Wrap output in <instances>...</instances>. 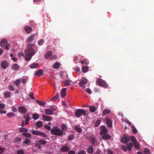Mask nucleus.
<instances>
[{
  "label": "nucleus",
  "mask_w": 154,
  "mask_h": 154,
  "mask_svg": "<svg viewBox=\"0 0 154 154\" xmlns=\"http://www.w3.org/2000/svg\"><path fill=\"white\" fill-rule=\"evenodd\" d=\"M69 149L67 146H64L61 148L60 150L62 152H66L69 150Z\"/></svg>",
  "instance_id": "13"
},
{
  "label": "nucleus",
  "mask_w": 154,
  "mask_h": 154,
  "mask_svg": "<svg viewBox=\"0 0 154 154\" xmlns=\"http://www.w3.org/2000/svg\"><path fill=\"white\" fill-rule=\"evenodd\" d=\"M7 40L6 39H2L0 42V46L3 47L7 44Z\"/></svg>",
  "instance_id": "10"
},
{
  "label": "nucleus",
  "mask_w": 154,
  "mask_h": 154,
  "mask_svg": "<svg viewBox=\"0 0 154 154\" xmlns=\"http://www.w3.org/2000/svg\"><path fill=\"white\" fill-rule=\"evenodd\" d=\"M88 152L90 154H92L93 153V150L92 146L90 145L89 146L88 149Z\"/></svg>",
  "instance_id": "21"
},
{
  "label": "nucleus",
  "mask_w": 154,
  "mask_h": 154,
  "mask_svg": "<svg viewBox=\"0 0 154 154\" xmlns=\"http://www.w3.org/2000/svg\"><path fill=\"white\" fill-rule=\"evenodd\" d=\"M122 150L125 152H126L127 151V149L126 147L124 146H122Z\"/></svg>",
  "instance_id": "55"
},
{
  "label": "nucleus",
  "mask_w": 154,
  "mask_h": 154,
  "mask_svg": "<svg viewBox=\"0 0 154 154\" xmlns=\"http://www.w3.org/2000/svg\"><path fill=\"white\" fill-rule=\"evenodd\" d=\"M19 67V66L17 64H14L11 66L12 69L15 70H18Z\"/></svg>",
  "instance_id": "17"
},
{
  "label": "nucleus",
  "mask_w": 154,
  "mask_h": 154,
  "mask_svg": "<svg viewBox=\"0 0 154 154\" xmlns=\"http://www.w3.org/2000/svg\"><path fill=\"white\" fill-rule=\"evenodd\" d=\"M24 142L26 144H27L30 143V140L28 139H26L24 141Z\"/></svg>",
  "instance_id": "52"
},
{
  "label": "nucleus",
  "mask_w": 154,
  "mask_h": 154,
  "mask_svg": "<svg viewBox=\"0 0 154 154\" xmlns=\"http://www.w3.org/2000/svg\"><path fill=\"white\" fill-rule=\"evenodd\" d=\"M33 44H29L28 48L25 51V59L26 61H29L31 59L32 56L34 55L37 50L36 49L35 51L33 49L32 46H34Z\"/></svg>",
  "instance_id": "1"
},
{
  "label": "nucleus",
  "mask_w": 154,
  "mask_h": 154,
  "mask_svg": "<svg viewBox=\"0 0 154 154\" xmlns=\"http://www.w3.org/2000/svg\"><path fill=\"white\" fill-rule=\"evenodd\" d=\"M89 110L91 112H94L96 110V108L94 106H91L89 107Z\"/></svg>",
  "instance_id": "27"
},
{
  "label": "nucleus",
  "mask_w": 154,
  "mask_h": 154,
  "mask_svg": "<svg viewBox=\"0 0 154 154\" xmlns=\"http://www.w3.org/2000/svg\"><path fill=\"white\" fill-rule=\"evenodd\" d=\"M60 66V63H59L57 62L54 63V65L53 66V67L55 69H58L59 68Z\"/></svg>",
  "instance_id": "25"
},
{
  "label": "nucleus",
  "mask_w": 154,
  "mask_h": 154,
  "mask_svg": "<svg viewBox=\"0 0 154 154\" xmlns=\"http://www.w3.org/2000/svg\"><path fill=\"white\" fill-rule=\"evenodd\" d=\"M12 111L14 112H16L17 111V109L14 106L12 107Z\"/></svg>",
  "instance_id": "58"
},
{
  "label": "nucleus",
  "mask_w": 154,
  "mask_h": 154,
  "mask_svg": "<svg viewBox=\"0 0 154 154\" xmlns=\"http://www.w3.org/2000/svg\"><path fill=\"white\" fill-rule=\"evenodd\" d=\"M52 52L51 51H48L45 55V57L46 59H48L52 55Z\"/></svg>",
  "instance_id": "20"
},
{
  "label": "nucleus",
  "mask_w": 154,
  "mask_h": 154,
  "mask_svg": "<svg viewBox=\"0 0 154 154\" xmlns=\"http://www.w3.org/2000/svg\"><path fill=\"white\" fill-rule=\"evenodd\" d=\"M100 134L101 135L104 134L103 137V138L104 140L106 139V127L104 126H101L100 127Z\"/></svg>",
  "instance_id": "5"
},
{
  "label": "nucleus",
  "mask_w": 154,
  "mask_h": 154,
  "mask_svg": "<svg viewBox=\"0 0 154 154\" xmlns=\"http://www.w3.org/2000/svg\"><path fill=\"white\" fill-rule=\"evenodd\" d=\"M132 128L133 129V132L134 134H136L137 133V130L134 126H132Z\"/></svg>",
  "instance_id": "45"
},
{
  "label": "nucleus",
  "mask_w": 154,
  "mask_h": 154,
  "mask_svg": "<svg viewBox=\"0 0 154 154\" xmlns=\"http://www.w3.org/2000/svg\"><path fill=\"white\" fill-rule=\"evenodd\" d=\"M38 143L39 144H41L42 145H44L47 142L46 141L44 140H39L38 142Z\"/></svg>",
  "instance_id": "34"
},
{
  "label": "nucleus",
  "mask_w": 154,
  "mask_h": 154,
  "mask_svg": "<svg viewBox=\"0 0 154 154\" xmlns=\"http://www.w3.org/2000/svg\"><path fill=\"white\" fill-rule=\"evenodd\" d=\"M55 109L53 107H50L49 109H47L45 110V113L48 115H52L53 112L55 111Z\"/></svg>",
  "instance_id": "7"
},
{
  "label": "nucleus",
  "mask_w": 154,
  "mask_h": 154,
  "mask_svg": "<svg viewBox=\"0 0 154 154\" xmlns=\"http://www.w3.org/2000/svg\"><path fill=\"white\" fill-rule=\"evenodd\" d=\"M66 89L63 88L61 90V96L62 97H64L66 95Z\"/></svg>",
  "instance_id": "16"
},
{
  "label": "nucleus",
  "mask_w": 154,
  "mask_h": 154,
  "mask_svg": "<svg viewBox=\"0 0 154 154\" xmlns=\"http://www.w3.org/2000/svg\"><path fill=\"white\" fill-rule=\"evenodd\" d=\"M133 145L132 143H130L128 144L127 146L128 150L130 151L131 150V148L133 147Z\"/></svg>",
  "instance_id": "29"
},
{
  "label": "nucleus",
  "mask_w": 154,
  "mask_h": 154,
  "mask_svg": "<svg viewBox=\"0 0 154 154\" xmlns=\"http://www.w3.org/2000/svg\"><path fill=\"white\" fill-rule=\"evenodd\" d=\"M9 89L11 91H14V88L13 86L11 85H10L8 87Z\"/></svg>",
  "instance_id": "50"
},
{
  "label": "nucleus",
  "mask_w": 154,
  "mask_h": 154,
  "mask_svg": "<svg viewBox=\"0 0 154 154\" xmlns=\"http://www.w3.org/2000/svg\"><path fill=\"white\" fill-rule=\"evenodd\" d=\"M134 145V147L137 149H139L140 147V146L139 143H137V141L133 143Z\"/></svg>",
  "instance_id": "41"
},
{
  "label": "nucleus",
  "mask_w": 154,
  "mask_h": 154,
  "mask_svg": "<svg viewBox=\"0 0 154 154\" xmlns=\"http://www.w3.org/2000/svg\"><path fill=\"white\" fill-rule=\"evenodd\" d=\"M130 140V137L127 136H124L122 138L121 142L123 143H126Z\"/></svg>",
  "instance_id": "8"
},
{
  "label": "nucleus",
  "mask_w": 154,
  "mask_h": 154,
  "mask_svg": "<svg viewBox=\"0 0 154 154\" xmlns=\"http://www.w3.org/2000/svg\"><path fill=\"white\" fill-rule=\"evenodd\" d=\"M88 81L85 78H82L80 80V82L79 83V85L83 88H85V85L87 83Z\"/></svg>",
  "instance_id": "4"
},
{
  "label": "nucleus",
  "mask_w": 154,
  "mask_h": 154,
  "mask_svg": "<svg viewBox=\"0 0 154 154\" xmlns=\"http://www.w3.org/2000/svg\"><path fill=\"white\" fill-rule=\"evenodd\" d=\"M5 106V105L4 104L0 103V109H4Z\"/></svg>",
  "instance_id": "53"
},
{
  "label": "nucleus",
  "mask_w": 154,
  "mask_h": 154,
  "mask_svg": "<svg viewBox=\"0 0 154 154\" xmlns=\"http://www.w3.org/2000/svg\"><path fill=\"white\" fill-rule=\"evenodd\" d=\"M17 154H25L24 153V151L22 149L19 150L17 151Z\"/></svg>",
  "instance_id": "49"
},
{
  "label": "nucleus",
  "mask_w": 154,
  "mask_h": 154,
  "mask_svg": "<svg viewBox=\"0 0 154 154\" xmlns=\"http://www.w3.org/2000/svg\"><path fill=\"white\" fill-rule=\"evenodd\" d=\"M35 38L34 35H32L30 36L27 39L26 42H30L34 40Z\"/></svg>",
  "instance_id": "19"
},
{
  "label": "nucleus",
  "mask_w": 154,
  "mask_h": 154,
  "mask_svg": "<svg viewBox=\"0 0 154 154\" xmlns=\"http://www.w3.org/2000/svg\"><path fill=\"white\" fill-rule=\"evenodd\" d=\"M5 148H2L0 147V154H2L4 152Z\"/></svg>",
  "instance_id": "56"
},
{
  "label": "nucleus",
  "mask_w": 154,
  "mask_h": 154,
  "mask_svg": "<svg viewBox=\"0 0 154 154\" xmlns=\"http://www.w3.org/2000/svg\"><path fill=\"white\" fill-rule=\"evenodd\" d=\"M51 131L54 135L58 136H62L63 133V131L57 127H54Z\"/></svg>",
  "instance_id": "2"
},
{
  "label": "nucleus",
  "mask_w": 154,
  "mask_h": 154,
  "mask_svg": "<svg viewBox=\"0 0 154 154\" xmlns=\"http://www.w3.org/2000/svg\"><path fill=\"white\" fill-rule=\"evenodd\" d=\"M21 80L20 79H17L14 82V84L18 87L20 84Z\"/></svg>",
  "instance_id": "30"
},
{
  "label": "nucleus",
  "mask_w": 154,
  "mask_h": 154,
  "mask_svg": "<svg viewBox=\"0 0 154 154\" xmlns=\"http://www.w3.org/2000/svg\"><path fill=\"white\" fill-rule=\"evenodd\" d=\"M33 118L34 119H37L39 118V116L37 114H34L33 115Z\"/></svg>",
  "instance_id": "42"
},
{
  "label": "nucleus",
  "mask_w": 154,
  "mask_h": 154,
  "mask_svg": "<svg viewBox=\"0 0 154 154\" xmlns=\"http://www.w3.org/2000/svg\"><path fill=\"white\" fill-rule=\"evenodd\" d=\"M74 129L75 130H76V131L79 133H81L82 131V129L79 126H75L74 127Z\"/></svg>",
  "instance_id": "22"
},
{
  "label": "nucleus",
  "mask_w": 154,
  "mask_h": 154,
  "mask_svg": "<svg viewBox=\"0 0 154 154\" xmlns=\"http://www.w3.org/2000/svg\"><path fill=\"white\" fill-rule=\"evenodd\" d=\"M38 66V64L37 63H33L30 65V67L31 69L36 68Z\"/></svg>",
  "instance_id": "23"
},
{
  "label": "nucleus",
  "mask_w": 154,
  "mask_h": 154,
  "mask_svg": "<svg viewBox=\"0 0 154 154\" xmlns=\"http://www.w3.org/2000/svg\"><path fill=\"white\" fill-rule=\"evenodd\" d=\"M39 135L42 136L43 137H46L47 135L46 134L43 133L42 132H41L40 131V133L39 134Z\"/></svg>",
  "instance_id": "48"
},
{
  "label": "nucleus",
  "mask_w": 154,
  "mask_h": 154,
  "mask_svg": "<svg viewBox=\"0 0 154 154\" xmlns=\"http://www.w3.org/2000/svg\"><path fill=\"white\" fill-rule=\"evenodd\" d=\"M36 102L40 105L43 106L45 105V103L44 102L38 100H36Z\"/></svg>",
  "instance_id": "31"
},
{
  "label": "nucleus",
  "mask_w": 154,
  "mask_h": 154,
  "mask_svg": "<svg viewBox=\"0 0 154 154\" xmlns=\"http://www.w3.org/2000/svg\"><path fill=\"white\" fill-rule=\"evenodd\" d=\"M80 62L82 64L84 63L85 65H88L89 63L88 61L86 60H83L81 61Z\"/></svg>",
  "instance_id": "35"
},
{
  "label": "nucleus",
  "mask_w": 154,
  "mask_h": 154,
  "mask_svg": "<svg viewBox=\"0 0 154 154\" xmlns=\"http://www.w3.org/2000/svg\"><path fill=\"white\" fill-rule=\"evenodd\" d=\"M36 125L38 128H41L43 126V122L42 121H38L36 123Z\"/></svg>",
  "instance_id": "24"
},
{
  "label": "nucleus",
  "mask_w": 154,
  "mask_h": 154,
  "mask_svg": "<svg viewBox=\"0 0 154 154\" xmlns=\"http://www.w3.org/2000/svg\"><path fill=\"white\" fill-rule=\"evenodd\" d=\"M42 119L43 120L46 121H50L52 119V118L51 116H48L46 115H43L42 116Z\"/></svg>",
  "instance_id": "14"
},
{
  "label": "nucleus",
  "mask_w": 154,
  "mask_h": 154,
  "mask_svg": "<svg viewBox=\"0 0 154 154\" xmlns=\"http://www.w3.org/2000/svg\"><path fill=\"white\" fill-rule=\"evenodd\" d=\"M61 129L63 131H66L67 129L66 125L65 124L62 125H61Z\"/></svg>",
  "instance_id": "38"
},
{
  "label": "nucleus",
  "mask_w": 154,
  "mask_h": 154,
  "mask_svg": "<svg viewBox=\"0 0 154 154\" xmlns=\"http://www.w3.org/2000/svg\"><path fill=\"white\" fill-rule=\"evenodd\" d=\"M24 29L25 31L27 33H28L31 32L32 30V29L31 27L28 26H25Z\"/></svg>",
  "instance_id": "15"
},
{
  "label": "nucleus",
  "mask_w": 154,
  "mask_h": 154,
  "mask_svg": "<svg viewBox=\"0 0 154 154\" xmlns=\"http://www.w3.org/2000/svg\"><path fill=\"white\" fill-rule=\"evenodd\" d=\"M68 154H75V152L74 151L70 150L68 152Z\"/></svg>",
  "instance_id": "61"
},
{
  "label": "nucleus",
  "mask_w": 154,
  "mask_h": 154,
  "mask_svg": "<svg viewBox=\"0 0 154 154\" xmlns=\"http://www.w3.org/2000/svg\"><path fill=\"white\" fill-rule=\"evenodd\" d=\"M6 113V112L5 110H0V114H5Z\"/></svg>",
  "instance_id": "62"
},
{
  "label": "nucleus",
  "mask_w": 154,
  "mask_h": 154,
  "mask_svg": "<svg viewBox=\"0 0 154 154\" xmlns=\"http://www.w3.org/2000/svg\"><path fill=\"white\" fill-rule=\"evenodd\" d=\"M44 127L48 130H51V127L50 126H49L47 125H44Z\"/></svg>",
  "instance_id": "54"
},
{
  "label": "nucleus",
  "mask_w": 154,
  "mask_h": 154,
  "mask_svg": "<svg viewBox=\"0 0 154 154\" xmlns=\"http://www.w3.org/2000/svg\"><path fill=\"white\" fill-rule=\"evenodd\" d=\"M86 91L89 94H91L92 93V91L89 88H87L86 90Z\"/></svg>",
  "instance_id": "57"
},
{
  "label": "nucleus",
  "mask_w": 154,
  "mask_h": 154,
  "mask_svg": "<svg viewBox=\"0 0 154 154\" xmlns=\"http://www.w3.org/2000/svg\"><path fill=\"white\" fill-rule=\"evenodd\" d=\"M44 40L43 39H41L38 42V44L40 46L42 45L44 43Z\"/></svg>",
  "instance_id": "46"
},
{
  "label": "nucleus",
  "mask_w": 154,
  "mask_h": 154,
  "mask_svg": "<svg viewBox=\"0 0 154 154\" xmlns=\"http://www.w3.org/2000/svg\"><path fill=\"white\" fill-rule=\"evenodd\" d=\"M21 81L22 83L25 84L26 83V80L25 79H22Z\"/></svg>",
  "instance_id": "64"
},
{
  "label": "nucleus",
  "mask_w": 154,
  "mask_h": 154,
  "mask_svg": "<svg viewBox=\"0 0 154 154\" xmlns=\"http://www.w3.org/2000/svg\"><path fill=\"white\" fill-rule=\"evenodd\" d=\"M74 136L73 135H70L68 139L69 140H72L74 139Z\"/></svg>",
  "instance_id": "51"
},
{
  "label": "nucleus",
  "mask_w": 154,
  "mask_h": 154,
  "mask_svg": "<svg viewBox=\"0 0 154 154\" xmlns=\"http://www.w3.org/2000/svg\"><path fill=\"white\" fill-rule=\"evenodd\" d=\"M11 93L9 92H7L4 93V95L5 97H8L10 96Z\"/></svg>",
  "instance_id": "39"
},
{
  "label": "nucleus",
  "mask_w": 154,
  "mask_h": 154,
  "mask_svg": "<svg viewBox=\"0 0 154 154\" xmlns=\"http://www.w3.org/2000/svg\"><path fill=\"white\" fill-rule=\"evenodd\" d=\"M31 132L34 135H39L40 131L35 130H32V131Z\"/></svg>",
  "instance_id": "36"
},
{
  "label": "nucleus",
  "mask_w": 154,
  "mask_h": 154,
  "mask_svg": "<svg viewBox=\"0 0 154 154\" xmlns=\"http://www.w3.org/2000/svg\"><path fill=\"white\" fill-rule=\"evenodd\" d=\"M19 131L20 132H28V130L25 128H21L19 129Z\"/></svg>",
  "instance_id": "28"
},
{
  "label": "nucleus",
  "mask_w": 154,
  "mask_h": 154,
  "mask_svg": "<svg viewBox=\"0 0 154 154\" xmlns=\"http://www.w3.org/2000/svg\"><path fill=\"white\" fill-rule=\"evenodd\" d=\"M6 115L9 118L14 117L15 116L13 112L8 113Z\"/></svg>",
  "instance_id": "37"
},
{
  "label": "nucleus",
  "mask_w": 154,
  "mask_h": 154,
  "mask_svg": "<svg viewBox=\"0 0 154 154\" xmlns=\"http://www.w3.org/2000/svg\"><path fill=\"white\" fill-rule=\"evenodd\" d=\"M144 152L145 154H150L149 150L146 148H145L144 149Z\"/></svg>",
  "instance_id": "44"
},
{
  "label": "nucleus",
  "mask_w": 154,
  "mask_h": 154,
  "mask_svg": "<svg viewBox=\"0 0 154 154\" xmlns=\"http://www.w3.org/2000/svg\"><path fill=\"white\" fill-rule=\"evenodd\" d=\"M43 74V72L42 69H40L36 72L35 75L37 76H39Z\"/></svg>",
  "instance_id": "18"
},
{
  "label": "nucleus",
  "mask_w": 154,
  "mask_h": 154,
  "mask_svg": "<svg viewBox=\"0 0 154 154\" xmlns=\"http://www.w3.org/2000/svg\"><path fill=\"white\" fill-rule=\"evenodd\" d=\"M107 152L108 154H113L112 151L110 150V149H108Z\"/></svg>",
  "instance_id": "59"
},
{
  "label": "nucleus",
  "mask_w": 154,
  "mask_h": 154,
  "mask_svg": "<svg viewBox=\"0 0 154 154\" xmlns=\"http://www.w3.org/2000/svg\"><path fill=\"white\" fill-rule=\"evenodd\" d=\"M29 96L32 99H35L34 97L33 96V94L32 93H31L29 94Z\"/></svg>",
  "instance_id": "60"
},
{
  "label": "nucleus",
  "mask_w": 154,
  "mask_h": 154,
  "mask_svg": "<svg viewBox=\"0 0 154 154\" xmlns=\"http://www.w3.org/2000/svg\"><path fill=\"white\" fill-rule=\"evenodd\" d=\"M130 140H131L133 143H134L137 141L136 138L132 136L130 137Z\"/></svg>",
  "instance_id": "40"
},
{
  "label": "nucleus",
  "mask_w": 154,
  "mask_h": 154,
  "mask_svg": "<svg viewBox=\"0 0 154 154\" xmlns=\"http://www.w3.org/2000/svg\"><path fill=\"white\" fill-rule=\"evenodd\" d=\"M96 84L97 85L103 87H106L105 82L100 78H98L97 79Z\"/></svg>",
  "instance_id": "6"
},
{
  "label": "nucleus",
  "mask_w": 154,
  "mask_h": 154,
  "mask_svg": "<svg viewBox=\"0 0 154 154\" xmlns=\"http://www.w3.org/2000/svg\"><path fill=\"white\" fill-rule=\"evenodd\" d=\"M23 136L28 137H31V134L28 133H23Z\"/></svg>",
  "instance_id": "43"
},
{
  "label": "nucleus",
  "mask_w": 154,
  "mask_h": 154,
  "mask_svg": "<svg viewBox=\"0 0 154 154\" xmlns=\"http://www.w3.org/2000/svg\"><path fill=\"white\" fill-rule=\"evenodd\" d=\"M71 81L67 79L65 80V86H68L70 85Z\"/></svg>",
  "instance_id": "32"
},
{
  "label": "nucleus",
  "mask_w": 154,
  "mask_h": 154,
  "mask_svg": "<svg viewBox=\"0 0 154 154\" xmlns=\"http://www.w3.org/2000/svg\"><path fill=\"white\" fill-rule=\"evenodd\" d=\"M101 122V120H97L95 123V126L97 127L100 124Z\"/></svg>",
  "instance_id": "47"
},
{
  "label": "nucleus",
  "mask_w": 154,
  "mask_h": 154,
  "mask_svg": "<svg viewBox=\"0 0 154 154\" xmlns=\"http://www.w3.org/2000/svg\"><path fill=\"white\" fill-rule=\"evenodd\" d=\"M19 111L22 114H24L26 112V110L24 107L20 106L19 107Z\"/></svg>",
  "instance_id": "12"
},
{
  "label": "nucleus",
  "mask_w": 154,
  "mask_h": 154,
  "mask_svg": "<svg viewBox=\"0 0 154 154\" xmlns=\"http://www.w3.org/2000/svg\"><path fill=\"white\" fill-rule=\"evenodd\" d=\"M89 68L87 66H83L82 69V71L84 72H87Z\"/></svg>",
  "instance_id": "26"
},
{
  "label": "nucleus",
  "mask_w": 154,
  "mask_h": 154,
  "mask_svg": "<svg viewBox=\"0 0 154 154\" xmlns=\"http://www.w3.org/2000/svg\"><path fill=\"white\" fill-rule=\"evenodd\" d=\"M59 94H56L55 96L53 97L51 100V101H54L57 100L59 97Z\"/></svg>",
  "instance_id": "33"
},
{
  "label": "nucleus",
  "mask_w": 154,
  "mask_h": 154,
  "mask_svg": "<svg viewBox=\"0 0 154 154\" xmlns=\"http://www.w3.org/2000/svg\"><path fill=\"white\" fill-rule=\"evenodd\" d=\"M8 65V64L7 62L3 61L1 63V66L2 68L5 69L7 67Z\"/></svg>",
  "instance_id": "11"
},
{
  "label": "nucleus",
  "mask_w": 154,
  "mask_h": 154,
  "mask_svg": "<svg viewBox=\"0 0 154 154\" xmlns=\"http://www.w3.org/2000/svg\"><path fill=\"white\" fill-rule=\"evenodd\" d=\"M112 121L110 119L106 118V125L108 127L111 128L112 127Z\"/></svg>",
  "instance_id": "9"
},
{
  "label": "nucleus",
  "mask_w": 154,
  "mask_h": 154,
  "mask_svg": "<svg viewBox=\"0 0 154 154\" xmlns=\"http://www.w3.org/2000/svg\"><path fill=\"white\" fill-rule=\"evenodd\" d=\"M86 112L84 109H78L77 110L75 113V116L77 117H80L81 116L85 114Z\"/></svg>",
  "instance_id": "3"
},
{
  "label": "nucleus",
  "mask_w": 154,
  "mask_h": 154,
  "mask_svg": "<svg viewBox=\"0 0 154 154\" xmlns=\"http://www.w3.org/2000/svg\"><path fill=\"white\" fill-rule=\"evenodd\" d=\"M78 154H86L85 152L83 150H81L79 152Z\"/></svg>",
  "instance_id": "63"
}]
</instances>
